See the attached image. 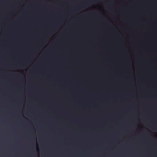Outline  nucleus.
I'll list each match as a JSON object with an SVG mask.
<instances>
[{"mask_svg":"<svg viewBox=\"0 0 157 157\" xmlns=\"http://www.w3.org/2000/svg\"><path fill=\"white\" fill-rule=\"evenodd\" d=\"M84 7V6H78L76 8H75L73 10H70V12L71 13H72L74 12H77L78 11L79 7Z\"/></svg>","mask_w":157,"mask_h":157,"instance_id":"nucleus-1","label":"nucleus"},{"mask_svg":"<svg viewBox=\"0 0 157 157\" xmlns=\"http://www.w3.org/2000/svg\"><path fill=\"white\" fill-rule=\"evenodd\" d=\"M47 12H50V13H52L53 12V11H47Z\"/></svg>","mask_w":157,"mask_h":157,"instance_id":"nucleus-2","label":"nucleus"},{"mask_svg":"<svg viewBox=\"0 0 157 157\" xmlns=\"http://www.w3.org/2000/svg\"><path fill=\"white\" fill-rule=\"evenodd\" d=\"M25 12H27V11H26V10H25Z\"/></svg>","mask_w":157,"mask_h":157,"instance_id":"nucleus-3","label":"nucleus"},{"mask_svg":"<svg viewBox=\"0 0 157 157\" xmlns=\"http://www.w3.org/2000/svg\"><path fill=\"white\" fill-rule=\"evenodd\" d=\"M0 20H1V19H0Z\"/></svg>","mask_w":157,"mask_h":157,"instance_id":"nucleus-4","label":"nucleus"},{"mask_svg":"<svg viewBox=\"0 0 157 157\" xmlns=\"http://www.w3.org/2000/svg\"><path fill=\"white\" fill-rule=\"evenodd\" d=\"M0 21H1V20H0Z\"/></svg>","mask_w":157,"mask_h":157,"instance_id":"nucleus-5","label":"nucleus"}]
</instances>
